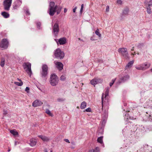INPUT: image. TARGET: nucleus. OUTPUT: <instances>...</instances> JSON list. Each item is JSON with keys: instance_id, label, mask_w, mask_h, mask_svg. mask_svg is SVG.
Segmentation results:
<instances>
[{"instance_id": "obj_1", "label": "nucleus", "mask_w": 152, "mask_h": 152, "mask_svg": "<svg viewBox=\"0 0 152 152\" xmlns=\"http://www.w3.org/2000/svg\"><path fill=\"white\" fill-rule=\"evenodd\" d=\"M109 89L108 88L106 89V90L104 94L103 93L102 94V109L104 107L106 106V108L108 109V106L109 105V101L108 99V95Z\"/></svg>"}, {"instance_id": "obj_2", "label": "nucleus", "mask_w": 152, "mask_h": 152, "mask_svg": "<svg viewBox=\"0 0 152 152\" xmlns=\"http://www.w3.org/2000/svg\"><path fill=\"white\" fill-rule=\"evenodd\" d=\"M55 3L53 2H51L50 3L49 14L53 16L56 12L57 14H59L61 12V8L58 6H56L55 7Z\"/></svg>"}, {"instance_id": "obj_3", "label": "nucleus", "mask_w": 152, "mask_h": 152, "mask_svg": "<svg viewBox=\"0 0 152 152\" xmlns=\"http://www.w3.org/2000/svg\"><path fill=\"white\" fill-rule=\"evenodd\" d=\"M31 64L28 63H25L23 64L24 69L30 76H31L32 72L31 69Z\"/></svg>"}, {"instance_id": "obj_4", "label": "nucleus", "mask_w": 152, "mask_h": 152, "mask_svg": "<svg viewBox=\"0 0 152 152\" xmlns=\"http://www.w3.org/2000/svg\"><path fill=\"white\" fill-rule=\"evenodd\" d=\"M42 71L41 72V76L42 77L46 78L48 75V67L47 65L44 64L42 68Z\"/></svg>"}, {"instance_id": "obj_5", "label": "nucleus", "mask_w": 152, "mask_h": 152, "mask_svg": "<svg viewBox=\"0 0 152 152\" xmlns=\"http://www.w3.org/2000/svg\"><path fill=\"white\" fill-rule=\"evenodd\" d=\"M50 83L53 86H56L58 83V78L54 74H52L50 78Z\"/></svg>"}, {"instance_id": "obj_6", "label": "nucleus", "mask_w": 152, "mask_h": 152, "mask_svg": "<svg viewBox=\"0 0 152 152\" xmlns=\"http://www.w3.org/2000/svg\"><path fill=\"white\" fill-rule=\"evenodd\" d=\"M12 0H5L4 1L3 5L5 10L8 11L10 10Z\"/></svg>"}, {"instance_id": "obj_7", "label": "nucleus", "mask_w": 152, "mask_h": 152, "mask_svg": "<svg viewBox=\"0 0 152 152\" xmlns=\"http://www.w3.org/2000/svg\"><path fill=\"white\" fill-rule=\"evenodd\" d=\"M55 56L56 57H59L60 58L62 59L64 56V53L61 51L60 49H57L55 51Z\"/></svg>"}, {"instance_id": "obj_8", "label": "nucleus", "mask_w": 152, "mask_h": 152, "mask_svg": "<svg viewBox=\"0 0 152 152\" xmlns=\"http://www.w3.org/2000/svg\"><path fill=\"white\" fill-rule=\"evenodd\" d=\"M118 52L124 57H127L128 54L127 49L126 48H120L118 49Z\"/></svg>"}, {"instance_id": "obj_9", "label": "nucleus", "mask_w": 152, "mask_h": 152, "mask_svg": "<svg viewBox=\"0 0 152 152\" xmlns=\"http://www.w3.org/2000/svg\"><path fill=\"white\" fill-rule=\"evenodd\" d=\"M8 45V42L6 39H4L2 40L0 46L1 48H6Z\"/></svg>"}, {"instance_id": "obj_10", "label": "nucleus", "mask_w": 152, "mask_h": 152, "mask_svg": "<svg viewBox=\"0 0 152 152\" xmlns=\"http://www.w3.org/2000/svg\"><path fill=\"white\" fill-rule=\"evenodd\" d=\"M42 104V102L39 100H36L33 103L32 106L34 107H36L41 105Z\"/></svg>"}, {"instance_id": "obj_11", "label": "nucleus", "mask_w": 152, "mask_h": 152, "mask_svg": "<svg viewBox=\"0 0 152 152\" xmlns=\"http://www.w3.org/2000/svg\"><path fill=\"white\" fill-rule=\"evenodd\" d=\"M145 6L147 7V12L149 14H151V9L150 6H152V4H149L148 3V2L146 1L145 2Z\"/></svg>"}, {"instance_id": "obj_12", "label": "nucleus", "mask_w": 152, "mask_h": 152, "mask_svg": "<svg viewBox=\"0 0 152 152\" xmlns=\"http://www.w3.org/2000/svg\"><path fill=\"white\" fill-rule=\"evenodd\" d=\"M54 63L56 65V67L59 70H61L63 69V64L61 62L55 61Z\"/></svg>"}, {"instance_id": "obj_13", "label": "nucleus", "mask_w": 152, "mask_h": 152, "mask_svg": "<svg viewBox=\"0 0 152 152\" xmlns=\"http://www.w3.org/2000/svg\"><path fill=\"white\" fill-rule=\"evenodd\" d=\"M22 1L20 0H17L15 1L13 5V8L14 9H16L19 7L21 4Z\"/></svg>"}, {"instance_id": "obj_14", "label": "nucleus", "mask_w": 152, "mask_h": 152, "mask_svg": "<svg viewBox=\"0 0 152 152\" xmlns=\"http://www.w3.org/2000/svg\"><path fill=\"white\" fill-rule=\"evenodd\" d=\"M30 143L29 144L31 146L35 145L37 142V140L36 139L34 138H32L30 140Z\"/></svg>"}, {"instance_id": "obj_15", "label": "nucleus", "mask_w": 152, "mask_h": 152, "mask_svg": "<svg viewBox=\"0 0 152 152\" xmlns=\"http://www.w3.org/2000/svg\"><path fill=\"white\" fill-rule=\"evenodd\" d=\"M38 137L40 138L44 142H48L50 140L49 138L43 135L39 136Z\"/></svg>"}, {"instance_id": "obj_16", "label": "nucleus", "mask_w": 152, "mask_h": 152, "mask_svg": "<svg viewBox=\"0 0 152 152\" xmlns=\"http://www.w3.org/2000/svg\"><path fill=\"white\" fill-rule=\"evenodd\" d=\"M53 30L54 33H58L59 31V26L58 24L56 23L53 27Z\"/></svg>"}, {"instance_id": "obj_17", "label": "nucleus", "mask_w": 152, "mask_h": 152, "mask_svg": "<svg viewBox=\"0 0 152 152\" xmlns=\"http://www.w3.org/2000/svg\"><path fill=\"white\" fill-rule=\"evenodd\" d=\"M99 80H100V79L94 78L91 81V83L92 85H94L97 84L98 83Z\"/></svg>"}, {"instance_id": "obj_18", "label": "nucleus", "mask_w": 152, "mask_h": 152, "mask_svg": "<svg viewBox=\"0 0 152 152\" xmlns=\"http://www.w3.org/2000/svg\"><path fill=\"white\" fill-rule=\"evenodd\" d=\"M66 42V39L64 38H60L58 40V42L60 45H63L65 44Z\"/></svg>"}, {"instance_id": "obj_19", "label": "nucleus", "mask_w": 152, "mask_h": 152, "mask_svg": "<svg viewBox=\"0 0 152 152\" xmlns=\"http://www.w3.org/2000/svg\"><path fill=\"white\" fill-rule=\"evenodd\" d=\"M1 15L5 18H8L10 16V14L8 13L5 11L2 12Z\"/></svg>"}, {"instance_id": "obj_20", "label": "nucleus", "mask_w": 152, "mask_h": 152, "mask_svg": "<svg viewBox=\"0 0 152 152\" xmlns=\"http://www.w3.org/2000/svg\"><path fill=\"white\" fill-rule=\"evenodd\" d=\"M10 132L14 136L18 135V133L15 129L11 130L10 131Z\"/></svg>"}, {"instance_id": "obj_21", "label": "nucleus", "mask_w": 152, "mask_h": 152, "mask_svg": "<svg viewBox=\"0 0 152 152\" xmlns=\"http://www.w3.org/2000/svg\"><path fill=\"white\" fill-rule=\"evenodd\" d=\"M18 80H19L20 82H15L14 84L15 85L18 86H22L23 85V82H22L21 80L18 78Z\"/></svg>"}, {"instance_id": "obj_22", "label": "nucleus", "mask_w": 152, "mask_h": 152, "mask_svg": "<svg viewBox=\"0 0 152 152\" xmlns=\"http://www.w3.org/2000/svg\"><path fill=\"white\" fill-rule=\"evenodd\" d=\"M134 63V61H132L129 62L125 67L126 69H127L131 67Z\"/></svg>"}, {"instance_id": "obj_23", "label": "nucleus", "mask_w": 152, "mask_h": 152, "mask_svg": "<svg viewBox=\"0 0 152 152\" xmlns=\"http://www.w3.org/2000/svg\"><path fill=\"white\" fill-rule=\"evenodd\" d=\"M86 102H82L80 106V108L81 109H84L86 108Z\"/></svg>"}, {"instance_id": "obj_24", "label": "nucleus", "mask_w": 152, "mask_h": 152, "mask_svg": "<svg viewBox=\"0 0 152 152\" xmlns=\"http://www.w3.org/2000/svg\"><path fill=\"white\" fill-rule=\"evenodd\" d=\"M136 68L138 70H145V68L142 66V65H139L137 66L136 67Z\"/></svg>"}, {"instance_id": "obj_25", "label": "nucleus", "mask_w": 152, "mask_h": 152, "mask_svg": "<svg viewBox=\"0 0 152 152\" xmlns=\"http://www.w3.org/2000/svg\"><path fill=\"white\" fill-rule=\"evenodd\" d=\"M103 137L102 136L100 137H99L97 139V142L101 144H102L103 143Z\"/></svg>"}, {"instance_id": "obj_26", "label": "nucleus", "mask_w": 152, "mask_h": 152, "mask_svg": "<svg viewBox=\"0 0 152 152\" xmlns=\"http://www.w3.org/2000/svg\"><path fill=\"white\" fill-rule=\"evenodd\" d=\"M95 33L98 35L99 37H101V34L99 32V31L98 28H97L95 31Z\"/></svg>"}, {"instance_id": "obj_27", "label": "nucleus", "mask_w": 152, "mask_h": 152, "mask_svg": "<svg viewBox=\"0 0 152 152\" xmlns=\"http://www.w3.org/2000/svg\"><path fill=\"white\" fill-rule=\"evenodd\" d=\"M45 112L47 114H48L49 116H53V114L52 113H51L50 111L48 109H47L46 110Z\"/></svg>"}, {"instance_id": "obj_28", "label": "nucleus", "mask_w": 152, "mask_h": 152, "mask_svg": "<svg viewBox=\"0 0 152 152\" xmlns=\"http://www.w3.org/2000/svg\"><path fill=\"white\" fill-rule=\"evenodd\" d=\"M4 62H5V60L4 58H2L1 59V61L0 63V65L2 67H3L4 64Z\"/></svg>"}, {"instance_id": "obj_29", "label": "nucleus", "mask_w": 152, "mask_h": 152, "mask_svg": "<svg viewBox=\"0 0 152 152\" xmlns=\"http://www.w3.org/2000/svg\"><path fill=\"white\" fill-rule=\"evenodd\" d=\"M93 152H99V147H96L94 150H93Z\"/></svg>"}, {"instance_id": "obj_30", "label": "nucleus", "mask_w": 152, "mask_h": 152, "mask_svg": "<svg viewBox=\"0 0 152 152\" xmlns=\"http://www.w3.org/2000/svg\"><path fill=\"white\" fill-rule=\"evenodd\" d=\"M150 63H147L145 64V67H144L145 68V69L148 68L150 66Z\"/></svg>"}, {"instance_id": "obj_31", "label": "nucleus", "mask_w": 152, "mask_h": 152, "mask_svg": "<svg viewBox=\"0 0 152 152\" xmlns=\"http://www.w3.org/2000/svg\"><path fill=\"white\" fill-rule=\"evenodd\" d=\"M115 79H113L112 82L110 83V87H111L114 84L115 81Z\"/></svg>"}, {"instance_id": "obj_32", "label": "nucleus", "mask_w": 152, "mask_h": 152, "mask_svg": "<svg viewBox=\"0 0 152 152\" xmlns=\"http://www.w3.org/2000/svg\"><path fill=\"white\" fill-rule=\"evenodd\" d=\"M66 78V77L62 75L60 77V79L62 80H64Z\"/></svg>"}, {"instance_id": "obj_33", "label": "nucleus", "mask_w": 152, "mask_h": 152, "mask_svg": "<svg viewBox=\"0 0 152 152\" xmlns=\"http://www.w3.org/2000/svg\"><path fill=\"white\" fill-rule=\"evenodd\" d=\"M117 3L118 4H122V1L121 0H118Z\"/></svg>"}, {"instance_id": "obj_34", "label": "nucleus", "mask_w": 152, "mask_h": 152, "mask_svg": "<svg viewBox=\"0 0 152 152\" xmlns=\"http://www.w3.org/2000/svg\"><path fill=\"white\" fill-rule=\"evenodd\" d=\"M85 111L87 112H90L91 111V109L90 108H88L85 110Z\"/></svg>"}, {"instance_id": "obj_35", "label": "nucleus", "mask_w": 152, "mask_h": 152, "mask_svg": "<svg viewBox=\"0 0 152 152\" xmlns=\"http://www.w3.org/2000/svg\"><path fill=\"white\" fill-rule=\"evenodd\" d=\"M26 13L27 15H30L29 12L28 10H26Z\"/></svg>"}, {"instance_id": "obj_36", "label": "nucleus", "mask_w": 152, "mask_h": 152, "mask_svg": "<svg viewBox=\"0 0 152 152\" xmlns=\"http://www.w3.org/2000/svg\"><path fill=\"white\" fill-rule=\"evenodd\" d=\"M29 88L28 87H26L25 89V91L28 93L29 92Z\"/></svg>"}, {"instance_id": "obj_37", "label": "nucleus", "mask_w": 152, "mask_h": 152, "mask_svg": "<svg viewBox=\"0 0 152 152\" xmlns=\"http://www.w3.org/2000/svg\"><path fill=\"white\" fill-rule=\"evenodd\" d=\"M109 10V7L108 6H107L106 7V11L108 12Z\"/></svg>"}, {"instance_id": "obj_38", "label": "nucleus", "mask_w": 152, "mask_h": 152, "mask_svg": "<svg viewBox=\"0 0 152 152\" xmlns=\"http://www.w3.org/2000/svg\"><path fill=\"white\" fill-rule=\"evenodd\" d=\"M64 141L66 142L69 143V140L67 139H65L64 140Z\"/></svg>"}, {"instance_id": "obj_39", "label": "nucleus", "mask_w": 152, "mask_h": 152, "mask_svg": "<svg viewBox=\"0 0 152 152\" xmlns=\"http://www.w3.org/2000/svg\"><path fill=\"white\" fill-rule=\"evenodd\" d=\"M76 9H77V7H75V8L74 9H73V12H75V11H76Z\"/></svg>"}, {"instance_id": "obj_40", "label": "nucleus", "mask_w": 152, "mask_h": 152, "mask_svg": "<svg viewBox=\"0 0 152 152\" xmlns=\"http://www.w3.org/2000/svg\"><path fill=\"white\" fill-rule=\"evenodd\" d=\"M67 11V10L66 8H65L64 9V12L65 13Z\"/></svg>"}, {"instance_id": "obj_41", "label": "nucleus", "mask_w": 152, "mask_h": 152, "mask_svg": "<svg viewBox=\"0 0 152 152\" xmlns=\"http://www.w3.org/2000/svg\"><path fill=\"white\" fill-rule=\"evenodd\" d=\"M149 4H152V0H150L149 2H148Z\"/></svg>"}, {"instance_id": "obj_42", "label": "nucleus", "mask_w": 152, "mask_h": 152, "mask_svg": "<svg viewBox=\"0 0 152 152\" xmlns=\"http://www.w3.org/2000/svg\"><path fill=\"white\" fill-rule=\"evenodd\" d=\"M83 7H84V5L83 4H82V5H81V9H83Z\"/></svg>"}, {"instance_id": "obj_43", "label": "nucleus", "mask_w": 152, "mask_h": 152, "mask_svg": "<svg viewBox=\"0 0 152 152\" xmlns=\"http://www.w3.org/2000/svg\"><path fill=\"white\" fill-rule=\"evenodd\" d=\"M37 25L38 26L40 25V23H37Z\"/></svg>"}, {"instance_id": "obj_44", "label": "nucleus", "mask_w": 152, "mask_h": 152, "mask_svg": "<svg viewBox=\"0 0 152 152\" xmlns=\"http://www.w3.org/2000/svg\"><path fill=\"white\" fill-rule=\"evenodd\" d=\"M88 152H93V150L89 151Z\"/></svg>"}, {"instance_id": "obj_45", "label": "nucleus", "mask_w": 152, "mask_h": 152, "mask_svg": "<svg viewBox=\"0 0 152 152\" xmlns=\"http://www.w3.org/2000/svg\"><path fill=\"white\" fill-rule=\"evenodd\" d=\"M134 47H133L132 48V49H131V50L133 51L134 50Z\"/></svg>"}, {"instance_id": "obj_46", "label": "nucleus", "mask_w": 152, "mask_h": 152, "mask_svg": "<svg viewBox=\"0 0 152 152\" xmlns=\"http://www.w3.org/2000/svg\"><path fill=\"white\" fill-rule=\"evenodd\" d=\"M83 10V9H81H81L80 11L81 12H82Z\"/></svg>"}, {"instance_id": "obj_47", "label": "nucleus", "mask_w": 152, "mask_h": 152, "mask_svg": "<svg viewBox=\"0 0 152 152\" xmlns=\"http://www.w3.org/2000/svg\"><path fill=\"white\" fill-rule=\"evenodd\" d=\"M83 10V9H81H81L80 11L81 12H82Z\"/></svg>"}, {"instance_id": "obj_48", "label": "nucleus", "mask_w": 152, "mask_h": 152, "mask_svg": "<svg viewBox=\"0 0 152 152\" xmlns=\"http://www.w3.org/2000/svg\"><path fill=\"white\" fill-rule=\"evenodd\" d=\"M132 55H134V54H135V52H134V54L132 53Z\"/></svg>"}, {"instance_id": "obj_49", "label": "nucleus", "mask_w": 152, "mask_h": 152, "mask_svg": "<svg viewBox=\"0 0 152 152\" xmlns=\"http://www.w3.org/2000/svg\"><path fill=\"white\" fill-rule=\"evenodd\" d=\"M77 108L78 109H79V107H77Z\"/></svg>"}, {"instance_id": "obj_50", "label": "nucleus", "mask_w": 152, "mask_h": 152, "mask_svg": "<svg viewBox=\"0 0 152 152\" xmlns=\"http://www.w3.org/2000/svg\"><path fill=\"white\" fill-rule=\"evenodd\" d=\"M124 12H125V10H124Z\"/></svg>"}, {"instance_id": "obj_51", "label": "nucleus", "mask_w": 152, "mask_h": 152, "mask_svg": "<svg viewBox=\"0 0 152 152\" xmlns=\"http://www.w3.org/2000/svg\"><path fill=\"white\" fill-rule=\"evenodd\" d=\"M4 114H6V113H4Z\"/></svg>"}, {"instance_id": "obj_52", "label": "nucleus", "mask_w": 152, "mask_h": 152, "mask_svg": "<svg viewBox=\"0 0 152 152\" xmlns=\"http://www.w3.org/2000/svg\"><path fill=\"white\" fill-rule=\"evenodd\" d=\"M4 114H6V113H4Z\"/></svg>"}, {"instance_id": "obj_53", "label": "nucleus", "mask_w": 152, "mask_h": 152, "mask_svg": "<svg viewBox=\"0 0 152 152\" xmlns=\"http://www.w3.org/2000/svg\"><path fill=\"white\" fill-rule=\"evenodd\" d=\"M129 10L128 9H127V11H128Z\"/></svg>"}, {"instance_id": "obj_54", "label": "nucleus", "mask_w": 152, "mask_h": 152, "mask_svg": "<svg viewBox=\"0 0 152 152\" xmlns=\"http://www.w3.org/2000/svg\"><path fill=\"white\" fill-rule=\"evenodd\" d=\"M151 71H152V69H151Z\"/></svg>"}, {"instance_id": "obj_55", "label": "nucleus", "mask_w": 152, "mask_h": 152, "mask_svg": "<svg viewBox=\"0 0 152 152\" xmlns=\"http://www.w3.org/2000/svg\"><path fill=\"white\" fill-rule=\"evenodd\" d=\"M51 152H52V151H51Z\"/></svg>"}]
</instances>
